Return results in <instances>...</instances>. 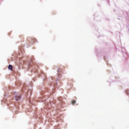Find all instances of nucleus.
<instances>
[{
	"label": "nucleus",
	"mask_w": 129,
	"mask_h": 129,
	"mask_svg": "<svg viewBox=\"0 0 129 129\" xmlns=\"http://www.w3.org/2000/svg\"><path fill=\"white\" fill-rule=\"evenodd\" d=\"M18 109H17V110H18V108H17Z\"/></svg>",
	"instance_id": "obj_18"
},
{
	"label": "nucleus",
	"mask_w": 129,
	"mask_h": 129,
	"mask_svg": "<svg viewBox=\"0 0 129 129\" xmlns=\"http://www.w3.org/2000/svg\"><path fill=\"white\" fill-rule=\"evenodd\" d=\"M57 75L59 78H60L61 76V74L62 72V70L60 69H58L57 70Z\"/></svg>",
	"instance_id": "obj_6"
},
{
	"label": "nucleus",
	"mask_w": 129,
	"mask_h": 129,
	"mask_svg": "<svg viewBox=\"0 0 129 129\" xmlns=\"http://www.w3.org/2000/svg\"><path fill=\"white\" fill-rule=\"evenodd\" d=\"M31 40H29V41L30 42H31V43H32V42H36L37 41V40L34 38H32L31 39Z\"/></svg>",
	"instance_id": "obj_7"
},
{
	"label": "nucleus",
	"mask_w": 129,
	"mask_h": 129,
	"mask_svg": "<svg viewBox=\"0 0 129 129\" xmlns=\"http://www.w3.org/2000/svg\"><path fill=\"white\" fill-rule=\"evenodd\" d=\"M49 83H50V86H53L54 87H56L57 85L56 82L57 81V80L56 81L54 82L53 79L52 77L49 78Z\"/></svg>",
	"instance_id": "obj_3"
},
{
	"label": "nucleus",
	"mask_w": 129,
	"mask_h": 129,
	"mask_svg": "<svg viewBox=\"0 0 129 129\" xmlns=\"http://www.w3.org/2000/svg\"><path fill=\"white\" fill-rule=\"evenodd\" d=\"M29 87L30 88L31 87L30 86H26V85H23V87L22 89V92L23 93H25V94H27L28 95L29 93L30 95L31 93L32 90L30 88H29Z\"/></svg>",
	"instance_id": "obj_2"
},
{
	"label": "nucleus",
	"mask_w": 129,
	"mask_h": 129,
	"mask_svg": "<svg viewBox=\"0 0 129 129\" xmlns=\"http://www.w3.org/2000/svg\"><path fill=\"white\" fill-rule=\"evenodd\" d=\"M8 106H9V104H8Z\"/></svg>",
	"instance_id": "obj_16"
},
{
	"label": "nucleus",
	"mask_w": 129,
	"mask_h": 129,
	"mask_svg": "<svg viewBox=\"0 0 129 129\" xmlns=\"http://www.w3.org/2000/svg\"><path fill=\"white\" fill-rule=\"evenodd\" d=\"M47 79V78H45L44 79V81H46V80Z\"/></svg>",
	"instance_id": "obj_13"
},
{
	"label": "nucleus",
	"mask_w": 129,
	"mask_h": 129,
	"mask_svg": "<svg viewBox=\"0 0 129 129\" xmlns=\"http://www.w3.org/2000/svg\"><path fill=\"white\" fill-rule=\"evenodd\" d=\"M54 129H56V128H55Z\"/></svg>",
	"instance_id": "obj_19"
},
{
	"label": "nucleus",
	"mask_w": 129,
	"mask_h": 129,
	"mask_svg": "<svg viewBox=\"0 0 129 129\" xmlns=\"http://www.w3.org/2000/svg\"><path fill=\"white\" fill-rule=\"evenodd\" d=\"M29 101L30 103L32 104H34L36 102L35 101H32L31 100L29 99Z\"/></svg>",
	"instance_id": "obj_9"
},
{
	"label": "nucleus",
	"mask_w": 129,
	"mask_h": 129,
	"mask_svg": "<svg viewBox=\"0 0 129 129\" xmlns=\"http://www.w3.org/2000/svg\"><path fill=\"white\" fill-rule=\"evenodd\" d=\"M29 38H30V37H27V40H28V39H29Z\"/></svg>",
	"instance_id": "obj_15"
},
{
	"label": "nucleus",
	"mask_w": 129,
	"mask_h": 129,
	"mask_svg": "<svg viewBox=\"0 0 129 129\" xmlns=\"http://www.w3.org/2000/svg\"><path fill=\"white\" fill-rule=\"evenodd\" d=\"M16 107H13V110H14V109H15L16 108Z\"/></svg>",
	"instance_id": "obj_14"
},
{
	"label": "nucleus",
	"mask_w": 129,
	"mask_h": 129,
	"mask_svg": "<svg viewBox=\"0 0 129 129\" xmlns=\"http://www.w3.org/2000/svg\"><path fill=\"white\" fill-rule=\"evenodd\" d=\"M104 59L105 60V57H104Z\"/></svg>",
	"instance_id": "obj_17"
},
{
	"label": "nucleus",
	"mask_w": 129,
	"mask_h": 129,
	"mask_svg": "<svg viewBox=\"0 0 129 129\" xmlns=\"http://www.w3.org/2000/svg\"><path fill=\"white\" fill-rule=\"evenodd\" d=\"M10 87H8V90H10Z\"/></svg>",
	"instance_id": "obj_12"
},
{
	"label": "nucleus",
	"mask_w": 129,
	"mask_h": 129,
	"mask_svg": "<svg viewBox=\"0 0 129 129\" xmlns=\"http://www.w3.org/2000/svg\"><path fill=\"white\" fill-rule=\"evenodd\" d=\"M13 68V67L12 65L9 64L8 67V68L9 70H12V69Z\"/></svg>",
	"instance_id": "obj_8"
},
{
	"label": "nucleus",
	"mask_w": 129,
	"mask_h": 129,
	"mask_svg": "<svg viewBox=\"0 0 129 129\" xmlns=\"http://www.w3.org/2000/svg\"><path fill=\"white\" fill-rule=\"evenodd\" d=\"M76 102V101L75 100H72L71 102V103L73 105H74L75 104Z\"/></svg>",
	"instance_id": "obj_10"
},
{
	"label": "nucleus",
	"mask_w": 129,
	"mask_h": 129,
	"mask_svg": "<svg viewBox=\"0 0 129 129\" xmlns=\"http://www.w3.org/2000/svg\"><path fill=\"white\" fill-rule=\"evenodd\" d=\"M14 93L15 96V99L16 100L18 101L20 100L21 97L20 93L15 91L14 92Z\"/></svg>",
	"instance_id": "obj_4"
},
{
	"label": "nucleus",
	"mask_w": 129,
	"mask_h": 129,
	"mask_svg": "<svg viewBox=\"0 0 129 129\" xmlns=\"http://www.w3.org/2000/svg\"><path fill=\"white\" fill-rule=\"evenodd\" d=\"M33 60L32 57H31L30 61L28 63V68L31 69V71L35 73L37 71L38 67L36 65L33 64Z\"/></svg>",
	"instance_id": "obj_1"
},
{
	"label": "nucleus",
	"mask_w": 129,
	"mask_h": 129,
	"mask_svg": "<svg viewBox=\"0 0 129 129\" xmlns=\"http://www.w3.org/2000/svg\"><path fill=\"white\" fill-rule=\"evenodd\" d=\"M36 116H37V115H36Z\"/></svg>",
	"instance_id": "obj_20"
},
{
	"label": "nucleus",
	"mask_w": 129,
	"mask_h": 129,
	"mask_svg": "<svg viewBox=\"0 0 129 129\" xmlns=\"http://www.w3.org/2000/svg\"><path fill=\"white\" fill-rule=\"evenodd\" d=\"M47 98H48L47 96H43L42 97H41L38 98L37 99V100L39 102H42L46 100Z\"/></svg>",
	"instance_id": "obj_5"
},
{
	"label": "nucleus",
	"mask_w": 129,
	"mask_h": 129,
	"mask_svg": "<svg viewBox=\"0 0 129 129\" xmlns=\"http://www.w3.org/2000/svg\"><path fill=\"white\" fill-rule=\"evenodd\" d=\"M62 98L61 97H59L58 99V100H59L60 101H62Z\"/></svg>",
	"instance_id": "obj_11"
}]
</instances>
